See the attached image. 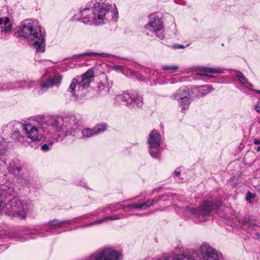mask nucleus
<instances>
[{
  "label": "nucleus",
  "instance_id": "1",
  "mask_svg": "<svg viewBox=\"0 0 260 260\" xmlns=\"http://www.w3.org/2000/svg\"><path fill=\"white\" fill-rule=\"evenodd\" d=\"M80 126L79 120L75 116L55 117L48 116L38 123V127L30 123L24 124L23 131L29 141L26 140V146L36 149L43 137L39 128L46 134L67 136L77 132Z\"/></svg>",
  "mask_w": 260,
  "mask_h": 260
},
{
  "label": "nucleus",
  "instance_id": "2",
  "mask_svg": "<svg viewBox=\"0 0 260 260\" xmlns=\"http://www.w3.org/2000/svg\"><path fill=\"white\" fill-rule=\"evenodd\" d=\"M110 14L113 19L118 18V11L115 4H108L96 1L91 2L86 7L81 9L78 14V19L84 24L95 25L104 23L107 15Z\"/></svg>",
  "mask_w": 260,
  "mask_h": 260
},
{
  "label": "nucleus",
  "instance_id": "3",
  "mask_svg": "<svg viewBox=\"0 0 260 260\" xmlns=\"http://www.w3.org/2000/svg\"><path fill=\"white\" fill-rule=\"evenodd\" d=\"M18 35L32 43L37 52H44L45 50V32L42 30L37 20L26 19L21 23Z\"/></svg>",
  "mask_w": 260,
  "mask_h": 260
},
{
  "label": "nucleus",
  "instance_id": "4",
  "mask_svg": "<svg viewBox=\"0 0 260 260\" xmlns=\"http://www.w3.org/2000/svg\"><path fill=\"white\" fill-rule=\"evenodd\" d=\"M220 254L207 244L202 245L198 251H190L175 256H168L161 260H220Z\"/></svg>",
  "mask_w": 260,
  "mask_h": 260
},
{
  "label": "nucleus",
  "instance_id": "5",
  "mask_svg": "<svg viewBox=\"0 0 260 260\" xmlns=\"http://www.w3.org/2000/svg\"><path fill=\"white\" fill-rule=\"evenodd\" d=\"M33 209L34 205L30 200L14 198L7 204L5 203L3 210L9 216L24 219Z\"/></svg>",
  "mask_w": 260,
  "mask_h": 260
},
{
  "label": "nucleus",
  "instance_id": "6",
  "mask_svg": "<svg viewBox=\"0 0 260 260\" xmlns=\"http://www.w3.org/2000/svg\"><path fill=\"white\" fill-rule=\"evenodd\" d=\"M221 206L220 201L216 198L211 197L205 200L197 208L190 207H186V211L194 215L195 222L207 221L211 212Z\"/></svg>",
  "mask_w": 260,
  "mask_h": 260
},
{
  "label": "nucleus",
  "instance_id": "7",
  "mask_svg": "<svg viewBox=\"0 0 260 260\" xmlns=\"http://www.w3.org/2000/svg\"><path fill=\"white\" fill-rule=\"evenodd\" d=\"M23 124L18 121H11L3 127L1 134L2 138L6 143L12 141L21 143V145L26 146V138L20 134V131H23Z\"/></svg>",
  "mask_w": 260,
  "mask_h": 260
},
{
  "label": "nucleus",
  "instance_id": "8",
  "mask_svg": "<svg viewBox=\"0 0 260 260\" xmlns=\"http://www.w3.org/2000/svg\"><path fill=\"white\" fill-rule=\"evenodd\" d=\"M145 28L147 35L153 34L160 40L165 38L164 21L161 18L155 14L150 16L149 22L145 25Z\"/></svg>",
  "mask_w": 260,
  "mask_h": 260
},
{
  "label": "nucleus",
  "instance_id": "9",
  "mask_svg": "<svg viewBox=\"0 0 260 260\" xmlns=\"http://www.w3.org/2000/svg\"><path fill=\"white\" fill-rule=\"evenodd\" d=\"M120 253L111 247L101 248L91 254L87 260H120Z\"/></svg>",
  "mask_w": 260,
  "mask_h": 260
},
{
  "label": "nucleus",
  "instance_id": "10",
  "mask_svg": "<svg viewBox=\"0 0 260 260\" xmlns=\"http://www.w3.org/2000/svg\"><path fill=\"white\" fill-rule=\"evenodd\" d=\"M115 99L117 102H123L124 104L129 108H141L143 104L142 96L137 92L131 94L123 92L121 94L117 95Z\"/></svg>",
  "mask_w": 260,
  "mask_h": 260
},
{
  "label": "nucleus",
  "instance_id": "11",
  "mask_svg": "<svg viewBox=\"0 0 260 260\" xmlns=\"http://www.w3.org/2000/svg\"><path fill=\"white\" fill-rule=\"evenodd\" d=\"M160 135L155 130L152 131L149 135L147 140L149 145V152L154 158H158L160 156Z\"/></svg>",
  "mask_w": 260,
  "mask_h": 260
},
{
  "label": "nucleus",
  "instance_id": "12",
  "mask_svg": "<svg viewBox=\"0 0 260 260\" xmlns=\"http://www.w3.org/2000/svg\"><path fill=\"white\" fill-rule=\"evenodd\" d=\"M39 230H34L27 226L21 227L15 234L14 238L17 241L20 242L24 241L29 239H34L36 237V234H41Z\"/></svg>",
  "mask_w": 260,
  "mask_h": 260
},
{
  "label": "nucleus",
  "instance_id": "13",
  "mask_svg": "<svg viewBox=\"0 0 260 260\" xmlns=\"http://www.w3.org/2000/svg\"><path fill=\"white\" fill-rule=\"evenodd\" d=\"M62 79V76L61 75H55L52 78L48 79L45 83L41 86L39 89L36 88L34 91H38L39 93H43L48 88H52L54 86L58 87L61 83Z\"/></svg>",
  "mask_w": 260,
  "mask_h": 260
},
{
  "label": "nucleus",
  "instance_id": "14",
  "mask_svg": "<svg viewBox=\"0 0 260 260\" xmlns=\"http://www.w3.org/2000/svg\"><path fill=\"white\" fill-rule=\"evenodd\" d=\"M94 78V71L92 69L88 70L81 76V80L78 82V88L85 89L89 86Z\"/></svg>",
  "mask_w": 260,
  "mask_h": 260
},
{
  "label": "nucleus",
  "instance_id": "15",
  "mask_svg": "<svg viewBox=\"0 0 260 260\" xmlns=\"http://www.w3.org/2000/svg\"><path fill=\"white\" fill-rule=\"evenodd\" d=\"M222 70L220 68H204L201 71L199 74L202 76V79L204 80H209L213 78L214 76L209 75V73H221Z\"/></svg>",
  "mask_w": 260,
  "mask_h": 260
},
{
  "label": "nucleus",
  "instance_id": "16",
  "mask_svg": "<svg viewBox=\"0 0 260 260\" xmlns=\"http://www.w3.org/2000/svg\"><path fill=\"white\" fill-rule=\"evenodd\" d=\"M69 221V220H59L57 219H54L46 224L43 229H45L48 232H51L52 230H55L56 229L61 227L63 224L68 223Z\"/></svg>",
  "mask_w": 260,
  "mask_h": 260
},
{
  "label": "nucleus",
  "instance_id": "17",
  "mask_svg": "<svg viewBox=\"0 0 260 260\" xmlns=\"http://www.w3.org/2000/svg\"><path fill=\"white\" fill-rule=\"evenodd\" d=\"M27 82L26 80L17 81L14 82H9L3 85H0V91L10 90L14 88L25 87Z\"/></svg>",
  "mask_w": 260,
  "mask_h": 260
},
{
  "label": "nucleus",
  "instance_id": "18",
  "mask_svg": "<svg viewBox=\"0 0 260 260\" xmlns=\"http://www.w3.org/2000/svg\"><path fill=\"white\" fill-rule=\"evenodd\" d=\"M0 189L2 195L6 197L13 196L15 193L13 184L8 183V184H1Z\"/></svg>",
  "mask_w": 260,
  "mask_h": 260
},
{
  "label": "nucleus",
  "instance_id": "19",
  "mask_svg": "<svg viewBox=\"0 0 260 260\" xmlns=\"http://www.w3.org/2000/svg\"><path fill=\"white\" fill-rule=\"evenodd\" d=\"M22 170V166L19 162L13 161L10 163L9 166V172L12 174L15 177H18Z\"/></svg>",
  "mask_w": 260,
  "mask_h": 260
},
{
  "label": "nucleus",
  "instance_id": "20",
  "mask_svg": "<svg viewBox=\"0 0 260 260\" xmlns=\"http://www.w3.org/2000/svg\"><path fill=\"white\" fill-rule=\"evenodd\" d=\"M0 28H2V31L6 33L12 30V24L8 17L0 18Z\"/></svg>",
  "mask_w": 260,
  "mask_h": 260
},
{
  "label": "nucleus",
  "instance_id": "21",
  "mask_svg": "<svg viewBox=\"0 0 260 260\" xmlns=\"http://www.w3.org/2000/svg\"><path fill=\"white\" fill-rule=\"evenodd\" d=\"M237 77L240 83L244 85L245 87L256 93L260 94V90L253 89L252 88L253 86V85L248 81L247 79L243 76V75L241 72L238 73Z\"/></svg>",
  "mask_w": 260,
  "mask_h": 260
},
{
  "label": "nucleus",
  "instance_id": "22",
  "mask_svg": "<svg viewBox=\"0 0 260 260\" xmlns=\"http://www.w3.org/2000/svg\"><path fill=\"white\" fill-rule=\"evenodd\" d=\"M96 56H100L101 57H109V54L105 53H98L95 52H87L83 53H80L74 55L73 58L75 59H78L82 57H94Z\"/></svg>",
  "mask_w": 260,
  "mask_h": 260
},
{
  "label": "nucleus",
  "instance_id": "23",
  "mask_svg": "<svg viewBox=\"0 0 260 260\" xmlns=\"http://www.w3.org/2000/svg\"><path fill=\"white\" fill-rule=\"evenodd\" d=\"M190 96L188 90V88L186 87H181L179 91L175 94H174L172 98H173L174 100H180L181 98H187Z\"/></svg>",
  "mask_w": 260,
  "mask_h": 260
},
{
  "label": "nucleus",
  "instance_id": "24",
  "mask_svg": "<svg viewBox=\"0 0 260 260\" xmlns=\"http://www.w3.org/2000/svg\"><path fill=\"white\" fill-rule=\"evenodd\" d=\"M126 208V205H121L120 203H116L115 204L108 205L104 210H108L111 211H116L117 210L125 209Z\"/></svg>",
  "mask_w": 260,
  "mask_h": 260
},
{
  "label": "nucleus",
  "instance_id": "25",
  "mask_svg": "<svg viewBox=\"0 0 260 260\" xmlns=\"http://www.w3.org/2000/svg\"><path fill=\"white\" fill-rule=\"evenodd\" d=\"M178 101H180L179 105L180 107H182V110L187 109L190 103V96L187 98H181V99L178 100Z\"/></svg>",
  "mask_w": 260,
  "mask_h": 260
},
{
  "label": "nucleus",
  "instance_id": "26",
  "mask_svg": "<svg viewBox=\"0 0 260 260\" xmlns=\"http://www.w3.org/2000/svg\"><path fill=\"white\" fill-rule=\"evenodd\" d=\"M77 84H78L77 79L75 78H73L72 80L70 85L68 89V91L72 93L73 95H75L76 92V87Z\"/></svg>",
  "mask_w": 260,
  "mask_h": 260
},
{
  "label": "nucleus",
  "instance_id": "27",
  "mask_svg": "<svg viewBox=\"0 0 260 260\" xmlns=\"http://www.w3.org/2000/svg\"><path fill=\"white\" fill-rule=\"evenodd\" d=\"M212 87L209 85L203 86L199 90L200 95L204 96L212 90Z\"/></svg>",
  "mask_w": 260,
  "mask_h": 260
},
{
  "label": "nucleus",
  "instance_id": "28",
  "mask_svg": "<svg viewBox=\"0 0 260 260\" xmlns=\"http://www.w3.org/2000/svg\"><path fill=\"white\" fill-rule=\"evenodd\" d=\"M107 127V125L105 123H100L96 125L94 127V134L98 135L105 131Z\"/></svg>",
  "mask_w": 260,
  "mask_h": 260
},
{
  "label": "nucleus",
  "instance_id": "29",
  "mask_svg": "<svg viewBox=\"0 0 260 260\" xmlns=\"http://www.w3.org/2000/svg\"><path fill=\"white\" fill-rule=\"evenodd\" d=\"M82 134L83 137L87 138L90 137L93 135H96L95 134H94V131L93 128H84L82 131Z\"/></svg>",
  "mask_w": 260,
  "mask_h": 260
},
{
  "label": "nucleus",
  "instance_id": "30",
  "mask_svg": "<svg viewBox=\"0 0 260 260\" xmlns=\"http://www.w3.org/2000/svg\"><path fill=\"white\" fill-rule=\"evenodd\" d=\"M155 204V201L154 199H149L146 202L141 204V210H145L151 206Z\"/></svg>",
  "mask_w": 260,
  "mask_h": 260
},
{
  "label": "nucleus",
  "instance_id": "31",
  "mask_svg": "<svg viewBox=\"0 0 260 260\" xmlns=\"http://www.w3.org/2000/svg\"><path fill=\"white\" fill-rule=\"evenodd\" d=\"M103 222H106L105 217L102 219L96 220L93 222H90L88 224H85L82 225L81 227H82V228L88 227V226H92L93 225L101 224V223H103Z\"/></svg>",
  "mask_w": 260,
  "mask_h": 260
},
{
  "label": "nucleus",
  "instance_id": "32",
  "mask_svg": "<svg viewBox=\"0 0 260 260\" xmlns=\"http://www.w3.org/2000/svg\"><path fill=\"white\" fill-rule=\"evenodd\" d=\"M98 87L99 90L102 92V94H107L109 92V88L106 87L103 83H99Z\"/></svg>",
  "mask_w": 260,
  "mask_h": 260
},
{
  "label": "nucleus",
  "instance_id": "33",
  "mask_svg": "<svg viewBox=\"0 0 260 260\" xmlns=\"http://www.w3.org/2000/svg\"><path fill=\"white\" fill-rule=\"evenodd\" d=\"M174 196V194L170 193L166 194L160 195L157 198L156 200H154L155 203H157L158 202L160 201L161 200H163V201H166L167 200V199H166V198L172 197Z\"/></svg>",
  "mask_w": 260,
  "mask_h": 260
},
{
  "label": "nucleus",
  "instance_id": "34",
  "mask_svg": "<svg viewBox=\"0 0 260 260\" xmlns=\"http://www.w3.org/2000/svg\"><path fill=\"white\" fill-rule=\"evenodd\" d=\"M243 224L245 225H248L249 227H252L255 225V224L254 223L253 219L249 217L245 219L243 221Z\"/></svg>",
  "mask_w": 260,
  "mask_h": 260
},
{
  "label": "nucleus",
  "instance_id": "35",
  "mask_svg": "<svg viewBox=\"0 0 260 260\" xmlns=\"http://www.w3.org/2000/svg\"><path fill=\"white\" fill-rule=\"evenodd\" d=\"M163 70L165 71H172V72H175L178 69L177 66H168L165 65L162 67Z\"/></svg>",
  "mask_w": 260,
  "mask_h": 260
},
{
  "label": "nucleus",
  "instance_id": "36",
  "mask_svg": "<svg viewBox=\"0 0 260 260\" xmlns=\"http://www.w3.org/2000/svg\"><path fill=\"white\" fill-rule=\"evenodd\" d=\"M126 208H128L130 210L131 209L141 210V204H133L126 206Z\"/></svg>",
  "mask_w": 260,
  "mask_h": 260
},
{
  "label": "nucleus",
  "instance_id": "37",
  "mask_svg": "<svg viewBox=\"0 0 260 260\" xmlns=\"http://www.w3.org/2000/svg\"><path fill=\"white\" fill-rule=\"evenodd\" d=\"M121 218H122V217H121L119 215H112V216H109L108 217H105V221H107L108 220H114L119 219Z\"/></svg>",
  "mask_w": 260,
  "mask_h": 260
},
{
  "label": "nucleus",
  "instance_id": "38",
  "mask_svg": "<svg viewBox=\"0 0 260 260\" xmlns=\"http://www.w3.org/2000/svg\"><path fill=\"white\" fill-rule=\"evenodd\" d=\"M52 145V143L45 144L41 146V150L43 151H48L50 150V147Z\"/></svg>",
  "mask_w": 260,
  "mask_h": 260
},
{
  "label": "nucleus",
  "instance_id": "39",
  "mask_svg": "<svg viewBox=\"0 0 260 260\" xmlns=\"http://www.w3.org/2000/svg\"><path fill=\"white\" fill-rule=\"evenodd\" d=\"M27 83L25 84V87L31 88L37 85V82L34 81H26Z\"/></svg>",
  "mask_w": 260,
  "mask_h": 260
},
{
  "label": "nucleus",
  "instance_id": "40",
  "mask_svg": "<svg viewBox=\"0 0 260 260\" xmlns=\"http://www.w3.org/2000/svg\"><path fill=\"white\" fill-rule=\"evenodd\" d=\"M255 197V196L252 193L248 192L246 194V201L249 203H251L252 199H253Z\"/></svg>",
  "mask_w": 260,
  "mask_h": 260
},
{
  "label": "nucleus",
  "instance_id": "41",
  "mask_svg": "<svg viewBox=\"0 0 260 260\" xmlns=\"http://www.w3.org/2000/svg\"><path fill=\"white\" fill-rule=\"evenodd\" d=\"M253 143L255 145H256L258 146V147L256 148V150L257 151H260V140L255 139L253 141Z\"/></svg>",
  "mask_w": 260,
  "mask_h": 260
},
{
  "label": "nucleus",
  "instance_id": "42",
  "mask_svg": "<svg viewBox=\"0 0 260 260\" xmlns=\"http://www.w3.org/2000/svg\"><path fill=\"white\" fill-rule=\"evenodd\" d=\"M115 69L116 70H119V71H121L122 72H123L125 71V70L126 69H127V68L126 67H125L124 66H116L115 67Z\"/></svg>",
  "mask_w": 260,
  "mask_h": 260
},
{
  "label": "nucleus",
  "instance_id": "43",
  "mask_svg": "<svg viewBox=\"0 0 260 260\" xmlns=\"http://www.w3.org/2000/svg\"><path fill=\"white\" fill-rule=\"evenodd\" d=\"M255 109L256 111L257 112L260 113V103H258L255 106Z\"/></svg>",
  "mask_w": 260,
  "mask_h": 260
},
{
  "label": "nucleus",
  "instance_id": "44",
  "mask_svg": "<svg viewBox=\"0 0 260 260\" xmlns=\"http://www.w3.org/2000/svg\"><path fill=\"white\" fill-rule=\"evenodd\" d=\"M4 152V147L2 145V142H0V155H2Z\"/></svg>",
  "mask_w": 260,
  "mask_h": 260
},
{
  "label": "nucleus",
  "instance_id": "45",
  "mask_svg": "<svg viewBox=\"0 0 260 260\" xmlns=\"http://www.w3.org/2000/svg\"><path fill=\"white\" fill-rule=\"evenodd\" d=\"M174 174L175 176H178L180 174V171H178V170H176L174 172Z\"/></svg>",
  "mask_w": 260,
  "mask_h": 260
},
{
  "label": "nucleus",
  "instance_id": "46",
  "mask_svg": "<svg viewBox=\"0 0 260 260\" xmlns=\"http://www.w3.org/2000/svg\"><path fill=\"white\" fill-rule=\"evenodd\" d=\"M94 214L93 213L92 214H88V215H84L82 216L83 218H89L90 216H92V215H94Z\"/></svg>",
  "mask_w": 260,
  "mask_h": 260
},
{
  "label": "nucleus",
  "instance_id": "47",
  "mask_svg": "<svg viewBox=\"0 0 260 260\" xmlns=\"http://www.w3.org/2000/svg\"><path fill=\"white\" fill-rule=\"evenodd\" d=\"M178 48H184V46H183L182 45H180L178 46Z\"/></svg>",
  "mask_w": 260,
  "mask_h": 260
},
{
  "label": "nucleus",
  "instance_id": "48",
  "mask_svg": "<svg viewBox=\"0 0 260 260\" xmlns=\"http://www.w3.org/2000/svg\"><path fill=\"white\" fill-rule=\"evenodd\" d=\"M129 73L130 74H131L133 73V71L131 70H129Z\"/></svg>",
  "mask_w": 260,
  "mask_h": 260
}]
</instances>
